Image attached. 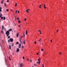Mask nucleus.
<instances>
[{"label": "nucleus", "mask_w": 67, "mask_h": 67, "mask_svg": "<svg viewBox=\"0 0 67 67\" xmlns=\"http://www.w3.org/2000/svg\"><path fill=\"white\" fill-rule=\"evenodd\" d=\"M12 54H13V55H14V53H12Z\"/></svg>", "instance_id": "nucleus-56"}, {"label": "nucleus", "mask_w": 67, "mask_h": 67, "mask_svg": "<svg viewBox=\"0 0 67 67\" xmlns=\"http://www.w3.org/2000/svg\"><path fill=\"white\" fill-rule=\"evenodd\" d=\"M40 34H41V32H40Z\"/></svg>", "instance_id": "nucleus-61"}, {"label": "nucleus", "mask_w": 67, "mask_h": 67, "mask_svg": "<svg viewBox=\"0 0 67 67\" xmlns=\"http://www.w3.org/2000/svg\"><path fill=\"white\" fill-rule=\"evenodd\" d=\"M6 11H7L8 12L9 11V10L8 9H7L6 10Z\"/></svg>", "instance_id": "nucleus-36"}, {"label": "nucleus", "mask_w": 67, "mask_h": 67, "mask_svg": "<svg viewBox=\"0 0 67 67\" xmlns=\"http://www.w3.org/2000/svg\"><path fill=\"white\" fill-rule=\"evenodd\" d=\"M43 56H44V55L43 54Z\"/></svg>", "instance_id": "nucleus-53"}, {"label": "nucleus", "mask_w": 67, "mask_h": 67, "mask_svg": "<svg viewBox=\"0 0 67 67\" xmlns=\"http://www.w3.org/2000/svg\"><path fill=\"white\" fill-rule=\"evenodd\" d=\"M10 41L11 42H13V39L11 38L10 39Z\"/></svg>", "instance_id": "nucleus-2"}, {"label": "nucleus", "mask_w": 67, "mask_h": 67, "mask_svg": "<svg viewBox=\"0 0 67 67\" xmlns=\"http://www.w3.org/2000/svg\"><path fill=\"white\" fill-rule=\"evenodd\" d=\"M38 41H40V42H41V39H40V40H38Z\"/></svg>", "instance_id": "nucleus-38"}, {"label": "nucleus", "mask_w": 67, "mask_h": 67, "mask_svg": "<svg viewBox=\"0 0 67 67\" xmlns=\"http://www.w3.org/2000/svg\"><path fill=\"white\" fill-rule=\"evenodd\" d=\"M19 12H20L19 11H18V13H19Z\"/></svg>", "instance_id": "nucleus-46"}, {"label": "nucleus", "mask_w": 67, "mask_h": 67, "mask_svg": "<svg viewBox=\"0 0 67 67\" xmlns=\"http://www.w3.org/2000/svg\"><path fill=\"white\" fill-rule=\"evenodd\" d=\"M8 42H9V43L10 42V40H8Z\"/></svg>", "instance_id": "nucleus-39"}, {"label": "nucleus", "mask_w": 67, "mask_h": 67, "mask_svg": "<svg viewBox=\"0 0 67 67\" xmlns=\"http://www.w3.org/2000/svg\"><path fill=\"white\" fill-rule=\"evenodd\" d=\"M38 64H40V62L39 61V62H38Z\"/></svg>", "instance_id": "nucleus-41"}, {"label": "nucleus", "mask_w": 67, "mask_h": 67, "mask_svg": "<svg viewBox=\"0 0 67 67\" xmlns=\"http://www.w3.org/2000/svg\"><path fill=\"white\" fill-rule=\"evenodd\" d=\"M42 67H44V66H43Z\"/></svg>", "instance_id": "nucleus-63"}, {"label": "nucleus", "mask_w": 67, "mask_h": 67, "mask_svg": "<svg viewBox=\"0 0 67 67\" xmlns=\"http://www.w3.org/2000/svg\"><path fill=\"white\" fill-rule=\"evenodd\" d=\"M39 8H41V7H39Z\"/></svg>", "instance_id": "nucleus-59"}, {"label": "nucleus", "mask_w": 67, "mask_h": 67, "mask_svg": "<svg viewBox=\"0 0 67 67\" xmlns=\"http://www.w3.org/2000/svg\"><path fill=\"white\" fill-rule=\"evenodd\" d=\"M0 17H1V16H2V14L1 13V12H0Z\"/></svg>", "instance_id": "nucleus-14"}, {"label": "nucleus", "mask_w": 67, "mask_h": 67, "mask_svg": "<svg viewBox=\"0 0 67 67\" xmlns=\"http://www.w3.org/2000/svg\"><path fill=\"white\" fill-rule=\"evenodd\" d=\"M38 54H39L38 53H37V55H38Z\"/></svg>", "instance_id": "nucleus-45"}, {"label": "nucleus", "mask_w": 67, "mask_h": 67, "mask_svg": "<svg viewBox=\"0 0 67 67\" xmlns=\"http://www.w3.org/2000/svg\"><path fill=\"white\" fill-rule=\"evenodd\" d=\"M23 59H24V57H23Z\"/></svg>", "instance_id": "nucleus-29"}, {"label": "nucleus", "mask_w": 67, "mask_h": 67, "mask_svg": "<svg viewBox=\"0 0 67 67\" xmlns=\"http://www.w3.org/2000/svg\"><path fill=\"white\" fill-rule=\"evenodd\" d=\"M2 29L3 30V27H4V26H2Z\"/></svg>", "instance_id": "nucleus-21"}, {"label": "nucleus", "mask_w": 67, "mask_h": 67, "mask_svg": "<svg viewBox=\"0 0 67 67\" xmlns=\"http://www.w3.org/2000/svg\"><path fill=\"white\" fill-rule=\"evenodd\" d=\"M57 32H58V30H57Z\"/></svg>", "instance_id": "nucleus-51"}, {"label": "nucleus", "mask_w": 67, "mask_h": 67, "mask_svg": "<svg viewBox=\"0 0 67 67\" xmlns=\"http://www.w3.org/2000/svg\"><path fill=\"white\" fill-rule=\"evenodd\" d=\"M9 48L10 49H11V46H9Z\"/></svg>", "instance_id": "nucleus-19"}, {"label": "nucleus", "mask_w": 67, "mask_h": 67, "mask_svg": "<svg viewBox=\"0 0 67 67\" xmlns=\"http://www.w3.org/2000/svg\"><path fill=\"white\" fill-rule=\"evenodd\" d=\"M16 51L17 52H19V49L18 48L16 49Z\"/></svg>", "instance_id": "nucleus-6"}, {"label": "nucleus", "mask_w": 67, "mask_h": 67, "mask_svg": "<svg viewBox=\"0 0 67 67\" xmlns=\"http://www.w3.org/2000/svg\"><path fill=\"white\" fill-rule=\"evenodd\" d=\"M23 64H20V67H23Z\"/></svg>", "instance_id": "nucleus-4"}, {"label": "nucleus", "mask_w": 67, "mask_h": 67, "mask_svg": "<svg viewBox=\"0 0 67 67\" xmlns=\"http://www.w3.org/2000/svg\"><path fill=\"white\" fill-rule=\"evenodd\" d=\"M1 3H3V2L2 1L1 2Z\"/></svg>", "instance_id": "nucleus-49"}, {"label": "nucleus", "mask_w": 67, "mask_h": 67, "mask_svg": "<svg viewBox=\"0 0 67 67\" xmlns=\"http://www.w3.org/2000/svg\"><path fill=\"white\" fill-rule=\"evenodd\" d=\"M37 64V63H38V62H37L36 63Z\"/></svg>", "instance_id": "nucleus-55"}, {"label": "nucleus", "mask_w": 67, "mask_h": 67, "mask_svg": "<svg viewBox=\"0 0 67 67\" xmlns=\"http://www.w3.org/2000/svg\"><path fill=\"white\" fill-rule=\"evenodd\" d=\"M16 36L17 37H19L18 34V33L16 34Z\"/></svg>", "instance_id": "nucleus-13"}, {"label": "nucleus", "mask_w": 67, "mask_h": 67, "mask_svg": "<svg viewBox=\"0 0 67 67\" xmlns=\"http://www.w3.org/2000/svg\"><path fill=\"white\" fill-rule=\"evenodd\" d=\"M9 60H11V59H10V57H9Z\"/></svg>", "instance_id": "nucleus-32"}, {"label": "nucleus", "mask_w": 67, "mask_h": 67, "mask_svg": "<svg viewBox=\"0 0 67 67\" xmlns=\"http://www.w3.org/2000/svg\"><path fill=\"white\" fill-rule=\"evenodd\" d=\"M25 21L26 20V18H25L24 19Z\"/></svg>", "instance_id": "nucleus-35"}, {"label": "nucleus", "mask_w": 67, "mask_h": 67, "mask_svg": "<svg viewBox=\"0 0 67 67\" xmlns=\"http://www.w3.org/2000/svg\"><path fill=\"white\" fill-rule=\"evenodd\" d=\"M1 32L2 33V34L3 33V31H1Z\"/></svg>", "instance_id": "nucleus-24"}, {"label": "nucleus", "mask_w": 67, "mask_h": 67, "mask_svg": "<svg viewBox=\"0 0 67 67\" xmlns=\"http://www.w3.org/2000/svg\"><path fill=\"white\" fill-rule=\"evenodd\" d=\"M29 10H30V9H27L26 10V12H27L28 13L29 12Z\"/></svg>", "instance_id": "nucleus-5"}, {"label": "nucleus", "mask_w": 67, "mask_h": 67, "mask_svg": "<svg viewBox=\"0 0 67 67\" xmlns=\"http://www.w3.org/2000/svg\"><path fill=\"white\" fill-rule=\"evenodd\" d=\"M17 20H19V17H18V18H17Z\"/></svg>", "instance_id": "nucleus-52"}, {"label": "nucleus", "mask_w": 67, "mask_h": 67, "mask_svg": "<svg viewBox=\"0 0 67 67\" xmlns=\"http://www.w3.org/2000/svg\"><path fill=\"white\" fill-rule=\"evenodd\" d=\"M24 42L23 44H25V40H24V41H23Z\"/></svg>", "instance_id": "nucleus-9"}, {"label": "nucleus", "mask_w": 67, "mask_h": 67, "mask_svg": "<svg viewBox=\"0 0 67 67\" xmlns=\"http://www.w3.org/2000/svg\"><path fill=\"white\" fill-rule=\"evenodd\" d=\"M24 37V36H21V38H20V39H21V40H22V37Z\"/></svg>", "instance_id": "nucleus-22"}, {"label": "nucleus", "mask_w": 67, "mask_h": 67, "mask_svg": "<svg viewBox=\"0 0 67 67\" xmlns=\"http://www.w3.org/2000/svg\"><path fill=\"white\" fill-rule=\"evenodd\" d=\"M40 7H41L42 6L41 5H40Z\"/></svg>", "instance_id": "nucleus-57"}, {"label": "nucleus", "mask_w": 67, "mask_h": 67, "mask_svg": "<svg viewBox=\"0 0 67 67\" xmlns=\"http://www.w3.org/2000/svg\"><path fill=\"white\" fill-rule=\"evenodd\" d=\"M18 47L19 48H21V44H19L18 45Z\"/></svg>", "instance_id": "nucleus-3"}, {"label": "nucleus", "mask_w": 67, "mask_h": 67, "mask_svg": "<svg viewBox=\"0 0 67 67\" xmlns=\"http://www.w3.org/2000/svg\"><path fill=\"white\" fill-rule=\"evenodd\" d=\"M52 40H51V41H50L51 42H52Z\"/></svg>", "instance_id": "nucleus-42"}, {"label": "nucleus", "mask_w": 67, "mask_h": 67, "mask_svg": "<svg viewBox=\"0 0 67 67\" xmlns=\"http://www.w3.org/2000/svg\"><path fill=\"white\" fill-rule=\"evenodd\" d=\"M41 51H42V52H43V49H41Z\"/></svg>", "instance_id": "nucleus-26"}, {"label": "nucleus", "mask_w": 67, "mask_h": 67, "mask_svg": "<svg viewBox=\"0 0 67 67\" xmlns=\"http://www.w3.org/2000/svg\"><path fill=\"white\" fill-rule=\"evenodd\" d=\"M34 43H35V44H36V41H35L34 42Z\"/></svg>", "instance_id": "nucleus-40"}, {"label": "nucleus", "mask_w": 67, "mask_h": 67, "mask_svg": "<svg viewBox=\"0 0 67 67\" xmlns=\"http://www.w3.org/2000/svg\"><path fill=\"white\" fill-rule=\"evenodd\" d=\"M6 5H6V3H4V5L5 6V7H6Z\"/></svg>", "instance_id": "nucleus-18"}, {"label": "nucleus", "mask_w": 67, "mask_h": 67, "mask_svg": "<svg viewBox=\"0 0 67 67\" xmlns=\"http://www.w3.org/2000/svg\"><path fill=\"white\" fill-rule=\"evenodd\" d=\"M16 4H17V3H16L15 5V7H16V6H17V5H16Z\"/></svg>", "instance_id": "nucleus-23"}, {"label": "nucleus", "mask_w": 67, "mask_h": 67, "mask_svg": "<svg viewBox=\"0 0 67 67\" xmlns=\"http://www.w3.org/2000/svg\"><path fill=\"white\" fill-rule=\"evenodd\" d=\"M30 62H31V63H32V60H30Z\"/></svg>", "instance_id": "nucleus-25"}, {"label": "nucleus", "mask_w": 67, "mask_h": 67, "mask_svg": "<svg viewBox=\"0 0 67 67\" xmlns=\"http://www.w3.org/2000/svg\"><path fill=\"white\" fill-rule=\"evenodd\" d=\"M23 47H24V46H22L21 47V48H23Z\"/></svg>", "instance_id": "nucleus-27"}, {"label": "nucleus", "mask_w": 67, "mask_h": 67, "mask_svg": "<svg viewBox=\"0 0 67 67\" xmlns=\"http://www.w3.org/2000/svg\"><path fill=\"white\" fill-rule=\"evenodd\" d=\"M59 54H60V55H62V52L60 53V52L59 53Z\"/></svg>", "instance_id": "nucleus-20"}, {"label": "nucleus", "mask_w": 67, "mask_h": 67, "mask_svg": "<svg viewBox=\"0 0 67 67\" xmlns=\"http://www.w3.org/2000/svg\"><path fill=\"white\" fill-rule=\"evenodd\" d=\"M0 18H1V19L2 20H3V17L1 16Z\"/></svg>", "instance_id": "nucleus-12"}, {"label": "nucleus", "mask_w": 67, "mask_h": 67, "mask_svg": "<svg viewBox=\"0 0 67 67\" xmlns=\"http://www.w3.org/2000/svg\"><path fill=\"white\" fill-rule=\"evenodd\" d=\"M21 38H20V42H21Z\"/></svg>", "instance_id": "nucleus-37"}, {"label": "nucleus", "mask_w": 67, "mask_h": 67, "mask_svg": "<svg viewBox=\"0 0 67 67\" xmlns=\"http://www.w3.org/2000/svg\"><path fill=\"white\" fill-rule=\"evenodd\" d=\"M38 62H40V60H41V58H39V59H38Z\"/></svg>", "instance_id": "nucleus-7"}, {"label": "nucleus", "mask_w": 67, "mask_h": 67, "mask_svg": "<svg viewBox=\"0 0 67 67\" xmlns=\"http://www.w3.org/2000/svg\"><path fill=\"white\" fill-rule=\"evenodd\" d=\"M7 66H10V64H8V65H7Z\"/></svg>", "instance_id": "nucleus-34"}, {"label": "nucleus", "mask_w": 67, "mask_h": 67, "mask_svg": "<svg viewBox=\"0 0 67 67\" xmlns=\"http://www.w3.org/2000/svg\"><path fill=\"white\" fill-rule=\"evenodd\" d=\"M38 31L40 32H41V31L40 30H38Z\"/></svg>", "instance_id": "nucleus-48"}, {"label": "nucleus", "mask_w": 67, "mask_h": 67, "mask_svg": "<svg viewBox=\"0 0 67 67\" xmlns=\"http://www.w3.org/2000/svg\"><path fill=\"white\" fill-rule=\"evenodd\" d=\"M16 13H17V10H16V12H15Z\"/></svg>", "instance_id": "nucleus-44"}, {"label": "nucleus", "mask_w": 67, "mask_h": 67, "mask_svg": "<svg viewBox=\"0 0 67 67\" xmlns=\"http://www.w3.org/2000/svg\"><path fill=\"white\" fill-rule=\"evenodd\" d=\"M9 31H12V29H10L8 30Z\"/></svg>", "instance_id": "nucleus-16"}, {"label": "nucleus", "mask_w": 67, "mask_h": 67, "mask_svg": "<svg viewBox=\"0 0 67 67\" xmlns=\"http://www.w3.org/2000/svg\"><path fill=\"white\" fill-rule=\"evenodd\" d=\"M42 66H44V64H42Z\"/></svg>", "instance_id": "nucleus-58"}, {"label": "nucleus", "mask_w": 67, "mask_h": 67, "mask_svg": "<svg viewBox=\"0 0 67 67\" xmlns=\"http://www.w3.org/2000/svg\"><path fill=\"white\" fill-rule=\"evenodd\" d=\"M42 45H43V43H42Z\"/></svg>", "instance_id": "nucleus-64"}, {"label": "nucleus", "mask_w": 67, "mask_h": 67, "mask_svg": "<svg viewBox=\"0 0 67 67\" xmlns=\"http://www.w3.org/2000/svg\"><path fill=\"white\" fill-rule=\"evenodd\" d=\"M34 66H37V65L35 64Z\"/></svg>", "instance_id": "nucleus-28"}, {"label": "nucleus", "mask_w": 67, "mask_h": 67, "mask_svg": "<svg viewBox=\"0 0 67 67\" xmlns=\"http://www.w3.org/2000/svg\"><path fill=\"white\" fill-rule=\"evenodd\" d=\"M44 54H46V53H45V52H44Z\"/></svg>", "instance_id": "nucleus-47"}, {"label": "nucleus", "mask_w": 67, "mask_h": 67, "mask_svg": "<svg viewBox=\"0 0 67 67\" xmlns=\"http://www.w3.org/2000/svg\"><path fill=\"white\" fill-rule=\"evenodd\" d=\"M10 36H9L8 37V38H10Z\"/></svg>", "instance_id": "nucleus-33"}, {"label": "nucleus", "mask_w": 67, "mask_h": 67, "mask_svg": "<svg viewBox=\"0 0 67 67\" xmlns=\"http://www.w3.org/2000/svg\"><path fill=\"white\" fill-rule=\"evenodd\" d=\"M27 60H29V59H27Z\"/></svg>", "instance_id": "nucleus-54"}, {"label": "nucleus", "mask_w": 67, "mask_h": 67, "mask_svg": "<svg viewBox=\"0 0 67 67\" xmlns=\"http://www.w3.org/2000/svg\"><path fill=\"white\" fill-rule=\"evenodd\" d=\"M43 7L45 9H46V7H45V4H44Z\"/></svg>", "instance_id": "nucleus-8"}, {"label": "nucleus", "mask_w": 67, "mask_h": 67, "mask_svg": "<svg viewBox=\"0 0 67 67\" xmlns=\"http://www.w3.org/2000/svg\"><path fill=\"white\" fill-rule=\"evenodd\" d=\"M27 34V30H26V34Z\"/></svg>", "instance_id": "nucleus-11"}, {"label": "nucleus", "mask_w": 67, "mask_h": 67, "mask_svg": "<svg viewBox=\"0 0 67 67\" xmlns=\"http://www.w3.org/2000/svg\"><path fill=\"white\" fill-rule=\"evenodd\" d=\"M14 43H13V44H12V46H13H13H14Z\"/></svg>", "instance_id": "nucleus-17"}, {"label": "nucleus", "mask_w": 67, "mask_h": 67, "mask_svg": "<svg viewBox=\"0 0 67 67\" xmlns=\"http://www.w3.org/2000/svg\"><path fill=\"white\" fill-rule=\"evenodd\" d=\"M23 35L24 36V37H25V34Z\"/></svg>", "instance_id": "nucleus-50"}, {"label": "nucleus", "mask_w": 67, "mask_h": 67, "mask_svg": "<svg viewBox=\"0 0 67 67\" xmlns=\"http://www.w3.org/2000/svg\"><path fill=\"white\" fill-rule=\"evenodd\" d=\"M16 44H19V42H17L16 43Z\"/></svg>", "instance_id": "nucleus-31"}, {"label": "nucleus", "mask_w": 67, "mask_h": 67, "mask_svg": "<svg viewBox=\"0 0 67 67\" xmlns=\"http://www.w3.org/2000/svg\"><path fill=\"white\" fill-rule=\"evenodd\" d=\"M16 20V18L15 19V20Z\"/></svg>", "instance_id": "nucleus-62"}, {"label": "nucleus", "mask_w": 67, "mask_h": 67, "mask_svg": "<svg viewBox=\"0 0 67 67\" xmlns=\"http://www.w3.org/2000/svg\"><path fill=\"white\" fill-rule=\"evenodd\" d=\"M19 26V27H20V26Z\"/></svg>", "instance_id": "nucleus-60"}, {"label": "nucleus", "mask_w": 67, "mask_h": 67, "mask_svg": "<svg viewBox=\"0 0 67 67\" xmlns=\"http://www.w3.org/2000/svg\"><path fill=\"white\" fill-rule=\"evenodd\" d=\"M1 9H2V8L0 7V12H1L2 11V10H1Z\"/></svg>", "instance_id": "nucleus-10"}, {"label": "nucleus", "mask_w": 67, "mask_h": 67, "mask_svg": "<svg viewBox=\"0 0 67 67\" xmlns=\"http://www.w3.org/2000/svg\"><path fill=\"white\" fill-rule=\"evenodd\" d=\"M9 0H7V2H9Z\"/></svg>", "instance_id": "nucleus-43"}, {"label": "nucleus", "mask_w": 67, "mask_h": 67, "mask_svg": "<svg viewBox=\"0 0 67 67\" xmlns=\"http://www.w3.org/2000/svg\"><path fill=\"white\" fill-rule=\"evenodd\" d=\"M3 20H5V16H4L3 17Z\"/></svg>", "instance_id": "nucleus-15"}, {"label": "nucleus", "mask_w": 67, "mask_h": 67, "mask_svg": "<svg viewBox=\"0 0 67 67\" xmlns=\"http://www.w3.org/2000/svg\"><path fill=\"white\" fill-rule=\"evenodd\" d=\"M6 34L7 35V36H8L9 35V34H10V32H9V31H7L6 32Z\"/></svg>", "instance_id": "nucleus-1"}, {"label": "nucleus", "mask_w": 67, "mask_h": 67, "mask_svg": "<svg viewBox=\"0 0 67 67\" xmlns=\"http://www.w3.org/2000/svg\"><path fill=\"white\" fill-rule=\"evenodd\" d=\"M18 22L19 23H21V21H20V20H19Z\"/></svg>", "instance_id": "nucleus-30"}]
</instances>
